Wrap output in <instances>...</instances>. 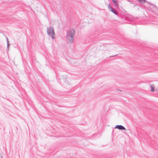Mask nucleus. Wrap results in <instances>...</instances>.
I'll use <instances>...</instances> for the list:
<instances>
[{
  "label": "nucleus",
  "mask_w": 158,
  "mask_h": 158,
  "mask_svg": "<svg viewBox=\"0 0 158 158\" xmlns=\"http://www.w3.org/2000/svg\"><path fill=\"white\" fill-rule=\"evenodd\" d=\"M75 35V31L73 29L68 30L66 33V39L69 44H72Z\"/></svg>",
  "instance_id": "1"
},
{
  "label": "nucleus",
  "mask_w": 158,
  "mask_h": 158,
  "mask_svg": "<svg viewBox=\"0 0 158 158\" xmlns=\"http://www.w3.org/2000/svg\"><path fill=\"white\" fill-rule=\"evenodd\" d=\"M47 33L49 36L51 37L52 39L55 38V34L54 29L52 27H49L47 28Z\"/></svg>",
  "instance_id": "2"
},
{
  "label": "nucleus",
  "mask_w": 158,
  "mask_h": 158,
  "mask_svg": "<svg viewBox=\"0 0 158 158\" xmlns=\"http://www.w3.org/2000/svg\"><path fill=\"white\" fill-rule=\"evenodd\" d=\"M115 128H118L119 130H125V128L123 126L121 125H116L115 127Z\"/></svg>",
  "instance_id": "3"
},
{
  "label": "nucleus",
  "mask_w": 158,
  "mask_h": 158,
  "mask_svg": "<svg viewBox=\"0 0 158 158\" xmlns=\"http://www.w3.org/2000/svg\"><path fill=\"white\" fill-rule=\"evenodd\" d=\"M113 3L115 4V6L117 7L118 6V2L117 0H112Z\"/></svg>",
  "instance_id": "4"
},
{
  "label": "nucleus",
  "mask_w": 158,
  "mask_h": 158,
  "mask_svg": "<svg viewBox=\"0 0 158 158\" xmlns=\"http://www.w3.org/2000/svg\"><path fill=\"white\" fill-rule=\"evenodd\" d=\"M150 87L151 88V91L152 92H154L155 91V86L153 85H150Z\"/></svg>",
  "instance_id": "5"
},
{
  "label": "nucleus",
  "mask_w": 158,
  "mask_h": 158,
  "mask_svg": "<svg viewBox=\"0 0 158 158\" xmlns=\"http://www.w3.org/2000/svg\"><path fill=\"white\" fill-rule=\"evenodd\" d=\"M108 7L109 10L111 12H112V10H113L114 9V8L111 6L110 4L108 5Z\"/></svg>",
  "instance_id": "6"
},
{
  "label": "nucleus",
  "mask_w": 158,
  "mask_h": 158,
  "mask_svg": "<svg viewBox=\"0 0 158 158\" xmlns=\"http://www.w3.org/2000/svg\"><path fill=\"white\" fill-rule=\"evenodd\" d=\"M111 12H113V13H114V14L116 15H117L118 14V12L114 9L113 10H112Z\"/></svg>",
  "instance_id": "7"
},
{
  "label": "nucleus",
  "mask_w": 158,
  "mask_h": 158,
  "mask_svg": "<svg viewBox=\"0 0 158 158\" xmlns=\"http://www.w3.org/2000/svg\"><path fill=\"white\" fill-rule=\"evenodd\" d=\"M138 1L142 3H144L145 2V0H138Z\"/></svg>",
  "instance_id": "8"
},
{
  "label": "nucleus",
  "mask_w": 158,
  "mask_h": 158,
  "mask_svg": "<svg viewBox=\"0 0 158 158\" xmlns=\"http://www.w3.org/2000/svg\"><path fill=\"white\" fill-rule=\"evenodd\" d=\"M6 39H7V48H8L9 47V41H8V39L7 38H6Z\"/></svg>",
  "instance_id": "9"
},
{
  "label": "nucleus",
  "mask_w": 158,
  "mask_h": 158,
  "mask_svg": "<svg viewBox=\"0 0 158 158\" xmlns=\"http://www.w3.org/2000/svg\"><path fill=\"white\" fill-rule=\"evenodd\" d=\"M154 8H156V7H154Z\"/></svg>",
  "instance_id": "10"
}]
</instances>
